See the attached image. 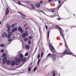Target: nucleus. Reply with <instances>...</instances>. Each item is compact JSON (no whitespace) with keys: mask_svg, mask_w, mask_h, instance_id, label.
<instances>
[{"mask_svg":"<svg viewBox=\"0 0 76 76\" xmlns=\"http://www.w3.org/2000/svg\"><path fill=\"white\" fill-rule=\"evenodd\" d=\"M72 53L69 52V51L67 50H66L64 51L63 53H59V55H66V54H69V55H72Z\"/></svg>","mask_w":76,"mask_h":76,"instance_id":"7ed1b4c3","label":"nucleus"},{"mask_svg":"<svg viewBox=\"0 0 76 76\" xmlns=\"http://www.w3.org/2000/svg\"><path fill=\"white\" fill-rule=\"evenodd\" d=\"M31 70V67H29L28 68V72H30Z\"/></svg>","mask_w":76,"mask_h":76,"instance_id":"72a5a7b5","label":"nucleus"},{"mask_svg":"<svg viewBox=\"0 0 76 76\" xmlns=\"http://www.w3.org/2000/svg\"><path fill=\"white\" fill-rule=\"evenodd\" d=\"M24 41L26 42V41H28V39L26 37L24 39Z\"/></svg>","mask_w":76,"mask_h":76,"instance_id":"aec40b11","label":"nucleus"},{"mask_svg":"<svg viewBox=\"0 0 76 76\" xmlns=\"http://www.w3.org/2000/svg\"><path fill=\"white\" fill-rule=\"evenodd\" d=\"M15 62H16L15 63L16 65V66H18V65H19L20 64V59H19L18 58H16L15 59Z\"/></svg>","mask_w":76,"mask_h":76,"instance_id":"20e7f679","label":"nucleus"},{"mask_svg":"<svg viewBox=\"0 0 76 76\" xmlns=\"http://www.w3.org/2000/svg\"><path fill=\"white\" fill-rule=\"evenodd\" d=\"M12 41V39H8V41H9V42H10V41Z\"/></svg>","mask_w":76,"mask_h":76,"instance_id":"a19ab883","label":"nucleus"},{"mask_svg":"<svg viewBox=\"0 0 76 76\" xmlns=\"http://www.w3.org/2000/svg\"><path fill=\"white\" fill-rule=\"evenodd\" d=\"M28 44H31V40H29L28 41Z\"/></svg>","mask_w":76,"mask_h":76,"instance_id":"a878e982","label":"nucleus"},{"mask_svg":"<svg viewBox=\"0 0 76 76\" xmlns=\"http://www.w3.org/2000/svg\"><path fill=\"white\" fill-rule=\"evenodd\" d=\"M45 28L46 29H48V26L47 25H45Z\"/></svg>","mask_w":76,"mask_h":76,"instance_id":"37998d69","label":"nucleus"},{"mask_svg":"<svg viewBox=\"0 0 76 76\" xmlns=\"http://www.w3.org/2000/svg\"><path fill=\"white\" fill-rule=\"evenodd\" d=\"M61 37H63V34L62 33V34H61Z\"/></svg>","mask_w":76,"mask_h":76,"instance_id":"5fc2aeb1","label":"nucleus"},{"mask_svg":"<svg viewBox=\"0 0 76 76\" xmlns=\"http://www.w3.org/2000/svg\"><path fill=\"white\" fill-rule=\"evenodd\" d=\"M43 55H44V53L42 52L41 54V57H42L43 56Z\"/></svg>","mask_w":76,"mask_h":76,"instance_id":"2f4dec72","label":"nucleus"},{"mask_svg":"<svg viewBox=\"0 0 76 76\" xmlns=\"http://www.w3.org/2000/svg\"><path fill=\"white\" fill-rule=\"evenodd\" d=\"M15 24H12L11 26V28H14V27H15Z\"/></svg>","mask_w":76,"mask_h":76,"instance_id":"bb28decb","label":"nucleus"},{"mask_svg":"<svg viewBox=\"0 0 76 76\" xmlns=\"http://www.w3.org/2000/svg\"><path fill=\"white\" fill-rule=\"evenodd\" d=\"M28 39H29V40L31 39H32V37L31 36H29L28 37Z\"/></svg>","mask_w":76,"mask_h":76,"instance_id":"473e14b6","label":"nucleus"},{"mask_svg":"<svg viewBox=\"0 0 76 76\" xmlns=\"http://www.w3.org/2000/svg\"><path fill=\"white\" fill-rule=\"evenodd\" d=\"M1 22H0V25H1Z\"/></svg>","mask_w":76,"mask_h":76,"instance_id":"680f3d73","label":"nucleus"},{"mask_svg":"<svg viewBox=\"0 0 76 76\" xmlns=\"http://www.w3.org/2000/svg\"><path fill=\"white\" fill-rule=\"evenodd\" d=\"M49 46L50 47V50H51V51L52 52V53H55V52L53 51V49H51V46L50 45H49Z\"/></svg>","mask_w":76,"mask_h":76,"instance_id":"5701e85b","label":"nucleus"},{"mask_svg":"<svg viewBox=\"0 0 76 76\" xmlns=\"http://www.w3.org/2000/svg\"><path fill=\"white\" fill-rule=\"evenodd\" d=\"M31 8H32V9H35V7H34V6H33V7H31Z\"/></svg>","mask_w":76,"mask_h":76,"instance_id":"3c124183","label":"nucleus"},{"mask_svg":"<svg viewBox=\"0 0 76 76\" xmlns=\"http://www.w3.org/2000/svg\"><path fill=\"white\" fill-rule=\"evenodd\" d=\"M40 4H42V1H41L40 2Z\"/></svg>","mask_w":76,"mask_h":76,"instance_id":"de8ad7c7","label":"nucleus"},{"mask_svg":"<svg viewBox=\"0 0 76 76\" xmlns=\"http://www.w3.org/2000/svg\"><path fill=\"white\" fill-rule=\"evenodd\" d=\"M36 6L37 7L39 8V7H40V4H39V3H37Z\"/></svg>","mask_w":76,"mask_h":76,"instance_id":"2eb2a0df","label":"nucleus"},{"mask_svg":"<svg viewBox=\"0 0 76 76\" xmlns=\"http://www.w3.org/2000/svg\"><path fill=\"white\" fill-rule=\"evenodd\" d=\"M6 61H3L2 62V63L3 64H5V63Z\"/></svg>","mask_w":76,"mask_h":76,"instance_id":"a18cd8bd","label":"nucleus"},{"mask_svg":"<svg viewBox=\"0 0 76 76\" xmlns=\"http://www.w3.org/2000/svg\"><path fill=\"white\" fill-rule=\"evenodd\" d=\"M25 47L26 49H27V50H29L30 48V46L28 45H25Z\"/></svg>","mask_w":76,"mask_h":76,"instance_id":"9b49d317","label":"nucleus"},{"mask_svg":"<svg viewBox=\"0 0 76 76\" xmlns=\"http://www.w3.org/2000/svg\"><path fill=\"white\" fill-rule=\"evenodd\" d=\"M33 63L31 62V65H32V64Z\"/></svg>","mask_w":76,"mask_h":76,"instance_id":"052dcab7","label":"nucleus"},{"mask_svg":"<svg viewBox=\"0 0 76 76\" xmlns=\"http://www.w3.org/2000/svg\"><path fill=\"white\" fill-rule=\"evenodd\" d=\"M61 5H62V4H61L60 5H59V6L58 7V9H59L60 8V7H61Z\"/></svg>","mask_w":76,"mask_h":76,"instance_id":"c03bdc74","label":"nucleus"},{"mask_svg":"<svg viewBox=\"0 0 76 76\" xmlns=\"http://www.w3.org/2000/svg\"><path fill=\"white\" fill-rule=\"evenodd\" d=\"M28 31H26L24 32V33L22 34V38H25V37H26V36H28Z\"/></svg>","mask_w":76,"mask_h":76,"instance_id":"39448f33","label":"nucleus"},{"mask_svg":"<svg viewBox=\"0 0 76 76\" xmlns=\"http://www.w3.org/2000/svg\"><path fill=\"white\" fill-rule=\"evenodd\" d=\"M40 60H41V59H39L38 60V62H37V65H38V64H39V61H40Z\"/></svg>","mask_w":76,"mask_h":76,"instance_id":"cd10ccee","label":"nucleus"},{"mask_svg":"<svg viewBox=\"0 0 76 76\" xmlns=\"http://www.w3.org/2000/svg\"><path fill=\"white\" fill-rule=\"evenodd\" d=\"M50 34V31H48V38H49V35Z\"/></svg>","mask_w":76,"mask_h":76,"instance_id":"c9c22d12","label":"nucleus"},{"mask_svg":"<svg viewBox=\"0 0 76 76\" xmlns=\"http://www.w3.org/2000/svg\"><path fill=\"white\" fill-rule=\"evenodd\" d=\"M55 27L56 28H58V29H59L61 31H62V29L60 28V27H59L58 26H55Z\"/></svg>","mask_w":76,"mask_h":76,"instance_id":"f3484780","label":"nucleus"},{"mask_svg":"<svg viewBox=\"0 0 76 76\" xmlns=\"http://www.w3.org/2000/svg\"><path fill=\"white\" fill-rule=\"evenodd\" d=\"M39 28V32H41V28L39 27V26H38Z\"/></svg>","mask_w":76,"mask_h":76,"instance_id":"79ce46f5","label":"nucleus"},{"mask_svg":"<svg viewBox=\"0 0 76 76\" xmlns=\"http://www.w3.org/2000/svg\"><path fill=\"white\" fill-rule=\"evenodd\" d=\"M57 13H58V12H57Z\"/></svg>","mask_w":76,"mask_h":76,"instance_id":"338daca9","label":"nucleus"},{"mask_svg":"<svg viewBox=\"0 0 76 76\" xmlns=\"http://www.w3.org/2000/svg\"><path fill=\"white\" fill-rule=\"evenodd\" d=\"M64 39L65 42V47L67 48V43H66V40H65V39L64 38Z\"/></svg>","mask_w":76,"mask_h":76,"instance_id":"4be33fe9","label":"nucleus"},{"mask_svg":"<svg viewBox=\"0 0 76 76\" xmlns=\"http://www.w3.org/2000/svg\"><path fill=\"white\" fill-rule=\"evenodd\" d=\"M7 34H6V33H3L2 34V37H6L7 38Z\"/></svg>","mask_w":76,"mask_h":76,"instance_id":"ddd939ff","label":"nucleus"},{"mask_svg":"<svg viewBox=\"0 0 76 76\" xmlns=\"http://www.w3.org/2000/svg\"><path fill=\"white\" fill-rule=\"evenodd\" d=\"M51 46L52 49H53V50H54L56 52V51L55 50H54V47H53V46L51 45Z\"/></svg>","mask_w":76,"mask_h":76,"instance_id":"7c9ffc66","label":"nucleus"},{"mask_svg":"<svg viewBox=\"0 0 76 76\" xmlns=\"http://www.w3.org/2000/svg\"><path fill=\"white\" fill-rule=\"evenodd\" d=\"M57 20H61V18H58Z\"/></svg>","mask_w":76,"mask_h":76,"instance_id":"ea45409f","label":"nucleus"},{"mask_svg":"<svg viewBox=\"0 0 76 76\" xmlns=\"http://www.w3.org/2000/svg\"><path fill=\"white\" fill-rule=\"evenodd\" d=\"M37 57L38 59H39V57H40V54H39V55H38V56Z\"/></svg>","mask_w":76,"mask_h":76,"instance_id":"f704fd0d","label":"nucleus"},{"mask_svg":"<svg viewBox=\"0 0 76 76\" xmlns=\"http://www.w3.org/2000/svg\"><path fill=\"white\" fill-rule=\"evenodd\" d=\"M53 74V76H56V74H55V73H54Z\"/></svg>","mask_w":76,"mask_h":76,"instance_id":"09e8293b","label":"nucleus"},{"mask_svg":"<svg viewBox=\"0 0 76 76\" xmlns=\"http://www.w3.org/2000/svg\"><path fill=\"white\" fill-rule=\"evenodd\" d=\"M24 19H26V20H27V19H26L25 18H24Z\"/></svg>","mask_w":76,"mask_h":76,"instance_id":"e2e57ef3","label":"nucleus"},{"mask_svg":"<svg viewBox=\"0 0 76 76\" xmlns=\"http://www.w3.org/2000/svg\"><path fill=\"white\" fill-rule=\"evenodd\" d=\"M35 51L34 52V53H33V54H34V53H35Z\"/></svg>","mask_w":76,"mask_h":76,"instance_id":"69168bd1","label":"nucleus"},{"mask_svg":"<svg viewBox=\"0 0 76 76\" xmlns=\"http://www.w3.org/2000/svg\"><path fill=\"white\" fill-rule=\"evenodd\" d=\"M6 56V54L5 53H4L2 55V57H4Z\"/></svg>","mask_w":76,"mask_h":76,"instance_id":"b1692460","label":"nucleus"},{"mask_svg":"<svg viewBox=\"0 0 76 76\" xmlns=\"http://www.w3.org/2000/svg\"><path fill=\"white\" fill-rule=\"evenodd\" d=\"M18 30L20 32V33H23V30L22 29L21 27H18Z\"/></svg>","mask_w":76,"mask_h":76,"instance_id":"423d86ee","label":"nucleus"},{"mask_svg":"<svg viewBox=\"0 0 76 76\" xmlns=\"http://www.w3.org/2000/svg\"><path fill=\"white\" fill-rule=\"evenodd\" d=\"M51 1H53V0H48V2H51Z\"/></svg>","mask_w":76,"mask_h":76,"instance_id":"8fccbe9b","label":"nucleus"},{"mask_svg":"<svg viewBox=\"0 0 76 76\" xmlns=\"http://www.w3.org/2000/svg\"><path fill=\"white\" fill-rule=\"evenodd\" d=\"M27 7V8H28V7Z\"/></svg>","mask_w":76,"mask_h":76,"instance_id":"774afa93","label":"nucleus"},{"mask_svg":"<svg viewBox=\"0 0 76 76\" xmlns=\"http://www.w3.org/2000/svg\"><path fill=\"white\" fill-rule=\"evenodd\" d=\"M53 13H54V10H52L51 11Z\"/></svg>","mask_w":76,"mask_h":76,"instance_id":"6e6d98bb","label":"nucleus"},{"mask_svg":"<svg viewBox=\"0 0 76 76\" xmlns=\"http://www.w3.org/2000/svg\"><path fill=\"white\" fill-rule=\"evenodd\" d=\"M18 13H19V14H20L22 16H23V17H26V15H25L24 14H23L22 13V12H18Z\"/></svg>","mask_w":76,"mask_h":76,"instance_id":"1a4fd4ad","label":"nucleus"},{"mask_svg":"<svg viewBox=\"0 0 76 76\" xmlns=\"http://www.w3.org/2000/svg\"><path fill=\"white\" fill-rule=\"evenodd\" d=\"M17 30L18 28H17V27H15L12 30V33H14V32H16V31H17Z\"/></svg>","mask_w":76,"mask_h":76,"instance_id":"6e6552de","label":"nucleus"},{"mask_svg":"<svg viewBox=\"0 0 76 76\" xmlns=\"http://www.w3.org/2000/svg\"><path fill=\"white\" fill-rule=\"evenodd\" d=\"M58 3H59L58 5H60V3H61V1L59 0L58 1Z\"/></svg>","mask_w":76,"mask_h":76,"instance_id":"4c0bfd02","label":"nucleus"},{"mask_svg":"<svg viewBox=\"0 0 76 76\" xmlns=\"http://www.w3.org/2000/svg\"><path fill=\"white\" fill-rule=\"evenodd\" d=\"M23 55L21 53L19 55V59L20 61H21L22 62H25L26 61V58L25 57H24V58H23Z\"/></svg>","mask_w":76,"mask_h":76,"instance_id":"f03ea898","label":"nucleus"},{"mask_svg":"<svg viewBox=\"0 0 76 76\" xmlns=\"http://www.w3.org/2000/svg\"><path fill=\"white\" fill-rule=\"evenodd\" d=\"M28 54H29V53L28 52H27L25 55V56H28Z\"/></svg>","mask_w":76,"mask_h":76,"instance_id":"c85d7f7f","label":"nucleus"},{"mask_svg":"<svg viewBox=\"0 0 76 76\" xmlns=\"http://www.w3.org/2000/svg\"><path fill=\"white\" fill-rule=\"evenodd\" d=\"M50 56L52 60L53 61H55L56 60V55L53 54H51V53H49L47 55V57H49Z\"/></svg>","mask_w":76,"mask_h":76,"instance_id":"f257e3e1","label":"nucleus"},{"mask_svg":"<svg viewBox=\"0 0 76 76\" xmlns=\"http://www.w3.org/2000/svg\"><path fill=\"white\" fill-rule=\"evenodd\" d=\"M26 25H27V24H26L24 25V27H26Z\"/></svg>","mask_w":76,"mask_h":76,"instance_id":"49530a36","label":"nucleus"},{"mask_svg":"<svg viewBox=\"0 0 76 76\" xmlns=\"http://www.w3.org/2000/svg\"><path fill=\"white\" fill-rule=\"evenodd\" d=\"M60 32V33L61 34H62V32H61V31H59Z\"/></svg>","mask_w":76,"mask_h":76,"instance_id":"864d4df0","label":"nucleus"},{"mask_svg":"<svg viewBox=\"0 0 76 76\" xmlns=\"http://www.w3.org/2000/svg\"><path fill=\"white\" fill-rule=\"evenodd\" d=\"M2 60L3 61H7V58H3Z\"/></svg>","mask_w":76,"mask_h":76,"instance_id":"a211bd4d","label":"nucleus"},{"mask_svg":"<svg viewBox=\"0 0 76 76\" xmlns=\"http://www.w3.org/2000/svg\"><path fill=\"white\" fill-rule=\"evenodd\" d=\"M11 35H12V33L11 32H9L8 33V35H7V38H10V36Z\"/></svg>","mask_w":76,"mask_h":76,"instance_id":"0eeeda50","label":"nucleus"},{"mask_svg":"<svg viewBox=\"0 0 76 76\" xmlns=\"http://www.w3.org/2000/svg\"><path fill=\"white\" fill-rule=\"evenodd\" d=\"M0 46L1 47H5V45L4 44H1L0 45Z\"/></svg>","mask_w":76,"mask_h":76,"instance_id":"412c9836","label":"nucleus"},{"mask_svg":"<svg viewBox=\"0 0 76 76\" xmlns=\"http://www.w3.org/2000/svg\"><path fill=\"white\" fill-rule=\"evenodd\" d=\"M64 1H63V2L62 3V4H63V3H64Z\"/></svg>","mask_w":76,"mask_h":76,"instance_id":"603ef678","label":"nucleus"},{"mask_svg":"<svg viewBox=\"0 0 76 76\" xmlns=\"http://www.w3.org/2000/svg\"><path fill=\"white\" fill-rule=\"evenodd\" d=\"M73 15L74 16H75V15L74 14H73Z\"/></svg>","mask_w":76,"mask_h":76,"instance_id":"0e129e2a","label":"nucleus"},{"mask_svg":"<svg viewBox=\"0 0 76 76\" xmlns=\"http://www.w3.org/2000/svg\"><path fill=\"white\" fill-rule=\"evenodd\" d=\"M30 5L31 7H33L34 6V5H32V4H30Z\"/></svg>","mask_w":76,"mask_h":76,"instance_id":"4d7b16f0","label":"nucleus"},{"mask_svg":"<svg viewBox=\"0 0 76 76\" xmlns=\"http://www.w3.org/2000/svg\"><path fill=\"white\" fill-rule=\"evenodd\" d=\"M7 28L8 29V31L10 32V26L9 25V24H7Z\"/></svg>","mask_w":76,"mask_h":76,"instance_id":"9d476101","label":"nucleus"},{"mask_svg":"<svg viewBox=\"0 0 76 76\" xmlns=\"http://www.w3.org/2000/svg\"><path fill=\"white\" fill-rule=\"evenodd\" d=\"M52 73L53 74H54V73H55V71H53L52 72Z\"/></svg>","mask_w":76,"mask_h":76,"instance_id":"58836bf2","label":"nucleus"},{"mask_svg":"<svg viewBox=\"0 0 76 76\" xmlns=\"http://www.w3.org/2000/svg\"><path fill=\"white\" fill-rule=\"evenodd\" d=\"M1 53H4V50H3V49L1 50Z\"/></svg>","mask_w":76,"mask_h":76,"instance_id":"e433bc0d","label":"nucleus"},{"mask_svg":"<svg viewBox=\"0 0 76 76\" xmlns=\"http://www.w3.org/2000/svg\"><path fill=\"white\" fill-rule=\"evenodd\" d=\"M7 64H10V60H8L7 61Z\"/></svg>","mask_w":76,"mask_h":76,"instance_id":"6ab92c4d","label":"nucleus"},{"mask_svg":"<svg viewBox=\"0 0 76 76\" xmlns=\"http://www.w3.org/2000/svg\"><path fill=\"white\" fill-rule=\"evenodd\" d=\"M37 66L35 67L34 68V72H35L37 70Z\"/></svg>","mask_w":76,"mask_h":76,"instance_id":"c756f323","label":"nucleus"},{"mask_svg":"<svg viewBox=\"0 0 76 76\" xmlns=\"http://www.w3.org/2000/svg\"><path fill=\"white\" fill-rule=\"evenodd\" d=\"M37 48H36V50H35V51H36V50H37Z\"/></svg>","mask_w":76,"mask_h":76,"instance_id":"bf43d9fd","label":"nucleus"},{"mask_svg":"<svg viewBox=\"0 0 76 76\" xmlns=\"http://www.w3.org/2000/svg\"><path fill=\"white\" fill-rule=\"evenodd\" d=\"M11 64L12 66H14L15 64V61H12L11 62Z\"/></svg>","mask_w":76,"mask_h":76,"instance_id":"4468645a","label":"nucleus"},{"mask_svg":"<svg viewBox=\"0 0 76 76\" xmlns=\"http://www.w3.org/2000/svg\"><path fill=\"white\" fill-rule=\"evenodd\" d=\"M18 4H19V5H21V6H23L25 7V5H23L20 2V1H18Z\"/></svg>","mask_w":76,"mask_h":76,"instance_id":"dca6fc26","label":"nucleus"},{"mask_svg":"<svg viewBox=\"0 0 76 76\" xmlns=\"http://www.w3.org/2000/svg\"><path fill=\"white\" fill-rule=\"evenodd\" d=\"M9 12V8H7L6 10V15H7V14Z\"/></svg>","mask_w":76,"mask_h":76,"instance_id":"f8f14e48","label":"nucleus"},{"mask_svg":"<svg viewBox=\"0 0 76 76\" xmlns=\"http://www.w3.org/2000/svg\"><path fill=\"white\" fill-rule=\"evenodd\" d=\"M28 27H26V28H25V29H26V30H27V29H28Z\"/></svg>","mask_w":76,"mask_h":76,"instance_id":"13d9d810","label":"nucleus"},{"mask_svg":"<svg viewBox=\"0 0 76 76\" xmlns=\"http://www.w3.org/2000/svg\"><path fill=\"white\" fill-rule=\"evenodd\" d=\"M38 11L39 12H42V13H43V14H44V15H46V14L43 11H39V10H38Z\"/></svg>","mask_w":76,"mask_h":76,"instance_id":"393cba45","label":"nucleus"}]
</instances>
